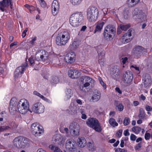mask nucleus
Instances as JSON below:
<instances>
[{"instance_id": "obj_1", "label": "nucleus", "mask_w": 152, "mask_h": 152, "mask_svg": "<svg viewBox=\"0 0 152 152\" xmlns=\"http://www.w3.org/2000/svg\"><path fill=\"white\" fill-rule=\"evenodd\" d=\"M70 39L69 33L66 31H63L59 33L56 37V43L59 46L65 45Z\"/></svg>"}, {"instance_id": "obj_2", "label": "nucleus", "mask_w": 152, "mask_h": 152, "mask_svg": "<svg viewBox=\"0 0 152 152\" xmlns=\"http://www.w3.org/2000/svg\"><path fill=\"white\" fill-rule=\"evenodd\" d=\"M83 19V16L82 14L80 13H75L70 17V23L72 26L76 27L81 24Z\"/></svg>"}, {"instance_id": "obj_3", "label": "nucleus", "mask_w": 152, "mask_h": 152, "mask_svg": "<svg viewBox=\"0 0 152 152\" xmlns=\"http://www.w3.org/2000/svg\"><path fill=\"white\" fill-rule=\"evenodd\" d=\"M99 13L98 10L96 7L89 8L86 12L87 19L90 22L95 21L97 19Z\"/></svg>"}, {"instance_id": "obj_4", "label": "nucleus", "mask_w": 152, "mask_h": 152, "mask_svg": "<svg viewBox=\"0 0 152 152\" xmlns=\"http://www.w3.org/2000/svg\"><path fill=\"white\" fill-rule=\"evenodd\" d=\"M17 108L19 112L24 114L29 110V104L28 101L24 99H21L18 102Z\"/></svg>"}, {"instance_id": "obj_5", "label": "nucleus", "mask_w": 152, "mask_h": 152, "mask_svg": "<svg viewBox=\"0 0 152 152\" xmlns=\"http://www.w3.org/2000/svg\"><path fill=\"white\" fill-rule=\"evenodd\" d=\"M28 139L22 136L18 137L15 138L13 143L14 145L18 148H24L28 143Z\"/></svg>"}, {"instance_id": "obj_6", "label": "nucleus", "mask_w": 152, "mask_h": 152, "mask_svg": "<svg viewBox=\"0 0 152 152\" xmlns=\"http://www.w3.org/2000/svg\"><path fill=\"white\" fill-rule=\"evenodd\" d=\"M86 123L89 127L92 128L96 131L100 132L102 131L100 124L96 118H90L87 121Z\"/></svg>"}, {"instance_id": "obj_7", "label": "nucleus", "mask_w": 152, "mask_h": 152, "mask_svg": "<svg viewBox=\"0 0 152 152\" xmlns=\"http://www.w3.org/2000/svg\"><path fill=\"white\" fill-rule=\"evenodd\" d=\"M79 81L83 84L80 86V89L82 91L86 92L85 89L88 88L91 83H94V81L91 78L88 76H84L80 77Z\"/></svg>"}, {"instance_id": "obj_8", "label": "nucleus", "mask_w": 152, "mask_h": 152, "mask_svg": "<svg viewBox=\"0 0 152 152\" xmlns=\"http://www.w3.org/2000/svg\"><path fill=\"white\" fill-rule=\"evenodd\" d=\"M115 32V28L113 25H108L104 28L103 33L104 37L106 39H112Z\"/></svg>"}, {"instance_id": "obj_9", "label": "nucleus", "mask_w": 152, "mask_h": 152, "mask_svg": "<svg viewBox=\"0 0 152 152\" xmlns=\"http://www.w3.org/2000/svg\"><path fill=\"white\" fill-rule=\"evenodd\" d=\"M31 131L35 136H40L44 132L42 126L38 123H34L31 124Z\"/></svg>"}, {"instance_id": "obj_10", "label": "nucleus", "mask_w": 152, "mask_h": 152, "mask_svg": "<svg viewBox=\"0 0 152 152\" xmlns=\"http://www.w3.org/2000/svg\"><path fill=\"white\" fill-rule=\"evenodd\" d=\"M48 53L45 50H41L37 52L35 56V60L38 61H45L48 58Z\"/></svg>"}, {"instance_id": "obj_11", "label": "nucleus", "mask_w": 152, "mask_h": 152, "mask_svg": "<svg viewBox=\"0 0 152 152\" xmlns=\"http://www.w3.org/2000/svg\"><path fill=\"white\" fill-rule=\"evenodd\" d=\"M133 17L135 19L140 18L142 22L146 20V15L140 10L136 8L132 12Z\"/></svg>"}, {"instance_id": "obj_12", "label": "nucleus", "mask_w": 152, "mask_h": 152, "mask_svg": "<svg viewBox=\"0 0 152 152\" xmlns=\"http://www.w3.org/2000/svg\"><path fill=\"white\" fill-rule=\"evenodd\" d=\"M32 111L37 113H41L44 112V106L40 102L34 104L32 108Z\"/></svg>"}, {"instance_id": "obj_13", "label": "nucleus", "mask_w": 152, "mask_h": 152, "mask_svg": "<svg viewBox=\"0 0 152 152\" xmlns=\"http://www.w3.org/2000/svg\"><path fill=\"white\" fill-rule=\"evenodd\" d=\"M77 146L76 142L73 139H69L66 141L65 148L69 151L75 149Z\"/></svg>"}, {"instance_id": "obj_14", "label": "nucleus", "mask_w": 152, "mask_h": 152, "mask_svg": "<svg viewBox=\"0 0 152 152\" xmlns=\"http://www.w3.org/2000/svg\"><path fill=\"white\" fill-rule=\"evenodd\" d=\"M75 57V53L74 52H71L66 55L64 60L66 63L71 64L74 61Z\"/></svg>"}, {"instance_id": "obj_15", "label": "nucleus", "mask_w": 152, "mask_h": 152, "mask_svg": "<svg viewBox=\"0 0 152 152\" xmlns=\"http://www.w3.org/2000/svg\"><path fill=\"white\" fill-rule=\"evenodd\" d=\"M147 52L146 49L144 48L141 46H138L135 48L134 54L135 56L139 58L142 55L143 53Z\"/></svg>"}, {"instance_id": "obj_16", "label": "nucleus", "mask_w": 152, "mask_h": 152, "mask_svg": "<svg viewBox=\"0 0 152 152\" xmlns=\"http://www.w3.org/2000/svg\"><path fill=\"white\" fill-rule=\"evenodd\" d=\"M17 99L16 98L13 97L12 98L10 102L9 106V110L10 113H13L16 111V105Z\"/></svg>"}, {"instance_id": "obj_17", "label": "nucleus", "mask_w": 152, "mask_h": 152, "mask_svg": "<svg viewBox=\"0 0 152 152\" xmlns=\"http://www.w3.org/2000/svg\"><path fill=\"white\" fill-rule=\"evenodd\" d=\"M81 75V73L75 69L69 70L68 72V76L73 79L77 78Z\"/></svg>"}, {"instance_id": "obj_18", "label": "nucleus", "mask_w": 152, "mask_h": 152, "mask_svg": "<svg viewBox=\"0 0 152 152\" xmlns=\"http://www.w3.org/2000/svg\"><path fill=\"white\" fill-rule=\"evenodd\" d=\"M59 8L58 2L56 0L53 1L52 5V12L54 16H56L58 13Z\"/></svg>"}, {"instance_id": "obj_19", "label": "nucleus", "mask_w": 152, "mask_h": 152, "mask_svg": "<svg viewBox=\"0 0 152 152\" xmlns=\"http://www.w3.org/2000/svg\"><path fill=\"white\" fill-rule=\"evenodd\" d=\"M144 86L146 88H149L152 84L151 77L149 75L146 74L143 77Z\"/></svg>"}, {"instance_id": "obj_20", "label": "nucleus", "mask_w": 152, "mask_h": 152, "mask_svg": "<svg viewBox=\"0 0 152 152\" xmlns=\"http://www.w3.org/2000/svg\"><path fill=\"white\" fill-rule=\"evenodd\" d=\"M69 129L70 132L74 134H75L77 131L80 129L79 124L76 123H72L70 126Z\"/></svg>"}, {"instance_id": "obj_21", "label": "nucleus", "mask_w": 152, "mask_h": 152, "mask_svg": "<svg viewBox=\"0 0 152 152\" xmlns=\"http://www.w3.org/2000/svg\"><path fill=\"white\" fill-rule=\"evenodd\" d=\"M133 32V30L131 28L128 31L127 33L124 34L122 37L123 42H124V43H126L129 42L131 41V40L130 39H127V38L130 37L132 36V32Z\"/></svg>"}, {"instance_id": "obj_22", "label": "nucleus", "mask_w": 152, "mask_h": 152, "mask_svg": "<svg viewBox=\"0 0 152 152\" xmlns=\"http://www.w3.org/2000/svg\"><path fill=\"white\" fill-rule=\"evenodd\" d=\"M25 68L23 66H20L18 67L15 70L14 74L15 77H18L21 75L25 71Z\"/></svg>"}, {"instance_id": "obj_23", "label": "nucleus", "mask_w": 152, "mask_h": 152, "mask_svg": "<svg viewBox=\"0 0 152 152\" xmlns=\"http://www.w3.org/2000/svg\"><path fill=\"white\" fill-rule=\"evenodd\" d=\"M11 0H3L0 2V9L3 12L5 10V7H7L9 6V3Z\"/></svg>"}, {"instance_id": "obj_24", "label": "nucleus", "mask_w": 152, "mask_h": 152, "mask_svg": "<svg viewBox=\"0 0 152 152\" xmlns=\"http://www.w3.org/2000/svg\"><path fill=\"white\" fill-rule=\"evenodd\" d=\"M138 117L139 119L143 120H146L148 118L147 115L145 114L144 110L142 108L139 110Z\"/></svg>"}, {"instance_id": "obj_25", "label": "nucleus", "mask_w": 152, "mask_h": 152, "mask_svg": "<svg viewBox=\"0 0 152 152\" xmlns=\"http://www.w3.org/2000/svg\"><path fill=\"white\" fill-rule=\"evenodd\" d=\"M101 97V94L99 92H95L91 97V99L93 102H96L99 100Z\"/></svg>"}, {"instance_id": "obj_26", "label": "nucleus", "mask_w": 152, "mask_h": 152, "mask_svg": "<svg viewBox=\"0 0 152 152\" xmlns=\"http://www.w3.org/2000/svg\"><path fill=\"white\" fill-rule=\"evenodd\" d=\"M104 22H98L96 23V26L95 30H94V33L96 32L100 31L102 28L103 27L104 24Z\"/></svg>"}, {"instance_id": "obj_27", "label": "nucleus", "mask_w": 152, "mask_h": 152, "mask_svg": "<svg viewBox=\"0 0 152 152\" xmlns=\"http://www.w3.org/2000/svg\"><path fill=\"white\" fill-rule=\"evenodd\" d=\"M140 0H128L127 4L129 7H132L137 4Z\"/></svg>"}, {"instance_id": "obj_28", "label": "nucleus", "mask_w": 152, "mask_h": 152, "mask_svg": "<svg viewBox=\"0 0 152 152\" xmlns=\"http://www.w3.org/2000/svg\"><path fill=\"white\" fill-rule=\"evenodd\" d=\"M78 139V143L80 146L81 148L84 147L86 143L85 138L83 137H80Z\"/></svg>"}, {"instance_id": "obj_29", "label": "nucleus", "mask_w": 152, "mask_h": 152, "mask_svg": "<svg viewBox=\"0 0 152 152\" xmlns=\"http://www.w3.org/2000/svg\"><path fill=\"white\" fill-rule=\"evenodd\" d=\"M49 148L54 152H62L60 148L53 145H50L49 146Z\"/></svg>"}, {"instance_id": "obj_30", "label": "nucleus", "mask_w": 152, "mask_h": 152, "mask_svg": "<svg viewBox=\"0 0 152 152\" xmlns=\"http://www.w3.org/2000/svg\"><path fill=\"white\" fill-rule=\"evenodd\" d=\"M53 139L54 140L55 142H57V143H58L60 142H62L63 139L62 136L59 134H57L54 136L53 137Z\"/></svg>"}, {"instance_id": "obj_31", "label": "nucleus", "mask_w": 152, "mask_h": 152, "mask_svg": "<svg viewBox=\"0 0 152 152\" xmlns=\"http://www.w3.org/2000/svg\"><path fill=\"white\" fill-rule=\"evenodd\" d=\"M132 131L136 134H138L141 130V128L139 126H134L132 129Z\"/></svg>"}, {"instance_id": "obj_32", "label": "nucleus", "mask_w": 152, "mask_h": 152, "mask_svg": "<svg viewBox=\"0 0 152 152\" xmlns=\"http://www.w3.org/2000/svg\"><path fill=\"white\" fill-rule=\"evenodd\" d=\"M109 124L113 127L118 126V124L115 120L113 118H110L109 121Z\"/></svg>"}, {"instance_id": "obj_33", "label": "nucleus", "mask_w": 152, "mask_h": 152, "mask_svg": "<svg viewBox=\"0 0 152 152\" xmlns=\"http://www.w3.org/2000/svg\"><path fill=\"white\" fill-rule=\"evenodd\" d=\"M87 145L88 147V149L89 151H93L95 150L93 142L91 143V142H88Z\"/></svg>"}, {"instance_id": "obj_34", "label": "nucleus", "mask_w": 152, "mask_h": 152, "mask_svg": "<svg viewBox=\"0 0 152 152\" xmlns=\"http://www.w3.org/2000/svg\"><path fill=\"white\" fill-rule=\"evenodd\" d=\"M99 54V64H101L103 62L104 56V54L103 53H101V54Z\"/></svg>"}, {"instance_id": "obj_35", "label": "nucleus", "mask_w": 152, "mask_h": 152, "mask_svg": "<svg viewBox=\"0 0 152 152\" xmlns=\"http://www.w3.org/2000/svg\"><path fill=\"white\" fill-rule=\"evenodd\" d=\"M79 45V42L77 41H74L71 45V48L73 50L76 49Z\"/></svg>"}, {"instance_id": "obj_36", "label": "nucleus", "mask_w": 152, "mask_h": 152, "mask_svg": "<svg viewBox=\"0 0 152 152\" xmlns=\"http://www.w3.org/2000/svg\"><path fill=\"white\" fill-rule=\"evenodd\" d=\"M126 77V80H127V83H129L132 81L133 78L132 75L131 74L129 75L127 74Z\"/></svg>"}, {"instance_id": "obj_37", "label": "nucleus", "mask_w": 152, "mask_h": 152, "mask_svg": "<svg viewBox=\"0 0 152 152\" xmlns=\"http://www.w3.org/2000/svg\"><path fill=\"white\" fill-rule=\"evenodd\" d=\"M130 26L129 24H127L126 25H124L121 24L120 25V28L123 31H126L128 29Z\"/></svg>"}, {"instance_id": "obj_38", "label": "nucleus", "mask_w": 152, "mask_h": 152, "mask_svg": "<svg viewBox=\"0 0 152 152\" xmlns=\"http://www.w3.org/2000/svg\"><path fill=\"white\" fill-rule=\"evenodd\" d=\"M10 128L7 126H1L0 127V132H4L5 131L9 130Z\"/></svg>"}, {"instance_id": "obj_39", "label": "nucleus", "mask_w": 152, "mask_h": 152, "mask_svg": "<svg viewBox=\"0 0 152 152\" xmlns=\"http://www.w3.org/2000/svg\"><path fill=\"white\" fill-rule=\"evenodd\" d=\"M130 123V119L128 117H126L125 118L123 124L124 126H127Z\"/></svg>"}, {"instance_id": "obj_40", "label": "nucleus", "mask_w": 152, "mask_h": 152, "mask_svg": "<svg viewBox=\"0 0 152 152\" xmlns=\"http://www.w3.org/2000/svg\"><path fill=\"white\" fill-rule=\"evenodd\" d=\"M123 15L124 18L125 19H127L129 15V12L127 9L125 10L123 12Z\"/></svg>"}, {"instance_id": "obj_41", "label": "nucleus", "mask_w": 152, "mask_h": 152, "mask_svg": "<svg viewBox=\"0 0 152 152\" xmlns=\"http://www.w3.org/2000/svg\"><path fill=\"white\" fill-rule=\"evenodd\" d=\"M82 0H71V1L72 4L74 5H77L79 4Z\"/></svg>"}, {"instance_id": "obj_42", "label": "nucleus", "mask_w": 152, "mask_h": 152, "mask_svg": "<svg viewBox=\"0 0 152 152\" xmlns=\"http://www.w3.org/2000/svg\"><path fill=\"white\" fill-rule=\"evenodd\" d=\"M40 4L42 7H45L46 6V4L44 0H39Z\"/></svg>"}, {"instance_id": "obj_43", "label": "nucleus", "mask_w": 152, "mask_h": 152, "mask_svg": "<svg viewBox=\"0 0 152 152\" xmlns=\"http://www.w3.org/2000/svg\"><path fill=\"white\" fill-rule=\"evenodd\" d=\"M24 6L30 11L34 10L35 9L34 7L32 6H30L28 4H26L24 5Z\"/></svg>"}, {"instance_id": "obj_44", "label": "nucleus", "mask_w": 152, "mask_h": 152, "mask_svg": "<svg viewBox=\"0 0 152 152\" xmlns=\"http://www.w3.org/2000/svg\"><path fill=\"white\" fill-rule=\"evenodd\" d=\"M52 80H53V82L54 83H56L59 82V79L58 77L54 76L52 78Z\"/></svg>"}, {"instance_id": "obj_45", "label": "nucleus", "mask_w": 152, "mask_h": 152, "mask_svg": "<svg viewBox=\"0 0 152 152\" xmlns=\"http://www.w3.org/2000/svg\"><path fill=\"white\" fill-rule=\"evenodd\" d=\"M150 134L146 132L145 134V138L146 140H148L150 138Z\"/></svg>"}, {"instance_id": "obj_46", "label": "nucleus", "mask_w": 152, "mask_h": 152, "mask_svg": "<svg viewBox=\"0 0 152 152\" xmlns=\"http://www.w3.org/2000/svg\"><path fill=\"white\" fill-rule=\"evenodd\" d=\"M142 146V143L141 142H140L138 143L135 146V150H137L140 149V148Z\"/></svg>"}, {"instance_id": "obj_47", "label": "nucleus", "mask_w": 152, "mask_h": 152, "mask_svg": "<svg viewBox=\"0 0 152 152\" xmlns=\"http://www.w3.org/2000/svg\"><path fill=\"white\" fill-rule=\"evenodd\" d=\"M99 80L100 82V84L101 85L103 86L104 88L105 89L106 88V86L104 82L101 79V78H99Z\"/></svg>"}, {"instance_id": "obj_48", "label": "nucleus", "mask_w": 152, "mask_h": 152, "mask_svg": "<svg viewBox=\"0 0 152 152\" xmlns=\"http://www.w3.org/2000/svg\"><path fill=\"white\" fill-rule=\"evenodd\" d=\"M115 152H126L125 150L122 148H115Z\"/></svg>"}, {"instance_id": "obj_49", "label": "nucleus", "mask_w": 152, "mask_h": 152, "mask_svg": "<svg viewBox=\"0 0 152 152\" xmlns=\"http://www.w3.org/2000/svg\"><path fill=\"white\" fill-rule=\"evenodd\" d=\"M123 131L122 130H119L116 133V136L118 137H120L122 134Z\"/></svg>"}, {"instance_id": "obj_50", "label": "nucleus", "mask_w": 152, "mask_h": 152, "mask_svg": "<svg viewBox=\"0 0 152 152\" xmlns=\"http://www.w3.org/2000/svg\"><path fill=\"white\" fill-rule=\"evenodd\" d=\"M29 61L30 63V64L31 65H33L34 64V61L33 58L32 57H30L29 58Z\"/></svg>"}, {"instance_id": "obj_51", "label": "nucleus", "mask_w": 152, "mask_h": 152, "mask_svg": "<svg viewBox=\"0 0 152 152\" xmlns=\"http://www.w3.org/2000/svg\"><path fill=\"white\" fill-rule=\"evenodd\" d=\"M130 138V140H131L135 141L137 138V137L134 134H131Z\"/></svg>"}, {"instance_id": "obj_52", "label": "nucleus", "mask_w": 152, "mask_h": 152, "mask_svg": "<svg viewBox=\"0 0 152 152\" xmlns=\"http://www.w3.org/2000/svg\"><path fill=\"white\" fill-rule=\"evenodd\" d=\"M28 28H26L23 31V32L22 34V36L23 38L26 35V33L28 31Z\"/></svg>"}, {"instance_id": "obj_53", "label": "nucleus", "mask_w": 152, "mask_h": 152, "mask_svg": "<svg viewBox=\"0 0 152 152\" xmlns=\"http://www.w3.org/2000/svg\"><path fill=\"white\" fill-rule=\"evenodd\" d=\"M145 109L148 111H151L152 110V107L148 105L145 106Z\"/></svg>"}, {"instance_id": "obj_54", "label": "nucleus", "mask_w": 152, "mask_h": 152, "mask_svg": "<svg viewBox=\"0 0 152 152\" xmlns=\"http://www.w3.org/2000/svg\"><path fill=\"white\" fill-rule=\"evenodd\" d=\"M118 110L119 111H122L124 109V106L121 104H119L118 106Z\"/></svg>"}, {"instance_id": "obj_55", "label": "nucleus", "mask_w": 152, "mask_h": 152, "mask_svg": "<svg viewBox=\"0 0 152 152\" xmlns=\"http://www.w3.org/2000/svg\"><path fill=\"white\" fill-rule=\"evenodd\" d=\"M124 134L126 136H129L130 135V133L129 132V130L127 129L125 130L124 132Z\"/></svg>"}, {"instance_id": "obj_56", "label": "nucleus", "mask_w": 152, "mask_h": 152, "mask_svg": "<svg viewBox=\"0 0 152 152\" xmlns=\"http://www.w3.org/2000/svg\"><path fill=\"white\" fill-rule=\"evenodd\" d=\"M131 68H133L136 70L139 71V68L138 67H137L136 66V65H132L131 66Z\"/></svg>"}, {"instance_id": "obj_57", "label": "nucleus", "mask_w": 152, "mask_h": 152, "mask_svg": "<svg viewBox=\"0 0 152 152\" xmlns=\"http://www.w3.org/2000/svg\"><path fill=\"white\" fill-rule=\"evenodd\" d=\"M122 63L123 64H124L128 60V58L126 57H125L124 58H122Z\"/></svg>"}, {"instance_id": "obj_58", "label": "nucleus", "mask_w": 152, "mask_h": 152, "mask_svg": "<svg viewBox=\"0 0 152 152\" xmlns=\"http://www.w3.org/2000/svg\"><path fill=\"white\" fill-rule=\"evenodd\" d=\"M81 114H82V115L81 116V118L84 119H85L87 118V116L86 115H85V114L83 113V112H81Z\"/></svg>"}, {"instance_id": "obj_59", "label": "nucleus", "mask_w": 152, "mask_h": 152, "mask_svg": "<svg viewBox=\"0 0 152 152\" xmlns=\"http://www.w3.org/2000/svg\"><path fill=\"white\" fill-rule=\"evenodd\" d=\"M38 96L39 97L41 98L42 99L44 100H46L47 99L43 96L40 93L39 94Z\"/></svg>"}, {"instance_id": "obj_60", "label": "nucleus", "mask_w": 152, "mask_h": 152, "mask_svg": "<svg viewBox=\"0 0 152 152\" xmlns=\"http://www.w3.org/2000/svg\"><path fill=\"white\" fill-rule=\"evenodd\" d=\"M37 39V37H35L33 38L32 39V40L30 41V42L31 44H33L34 42L36 41Z\"/></svg>"}, {"instance_id": "obj_61", "label": "nucleus", "mask_w": 152, "mask_h": 152, "mask_svg": "<svg viewBox=\"0 0 152 152\" xmlns=\"http://www.w3.org/2000/svg\"><path fill=\"white\" fill-rule=\"evenodd\" d=\"M37 152H47L46 151L43 150V149L42 148H39L38 149Z\"/></svg>"}, {"instance_id": "obj_62", "label": "nucleus", "mask_w": 152, "mask_h": 152, "mask_svg": "<svg viewBox=\"0 0 152 152\" xmlns=\"http://www.w3.org/2000/svg\"><path fill=\"white\" fill-rule=\"evenodd\" d=\"M115 91L118 92L119 94H121L122 93V92L121 91L120 89L118 87H116L115 89Z\"/></svg>"}, {"instance_id": "obj_63", "label": "nucleus", "mask_w": 152, "mask_h": 152, "mask_svg": "<svg viewBox=\"0 0 152 152\" xmlns=\"http://www.w3.org/2000/svg\"><path fill=\"white\" fill-rule=\"evenodd\" d=\"M116 140L115 139L113 138L109 140L108 142L111 143H113Z\"/></svg>"}, {"instance_id": "obj_64", "label": "nucleus", "mask_w": 152, "mask_h": 152, "mask_svg": "<svg viewBox=\"0 0 152 152\" xmlns=\"http://www.w3.org/2000/svg\"><path fill=\"white\" fill-rule=\"evenodd\" d=\"M119 143V140H117L115 143H114L113 144V146L114 147H117Z\"/></svg>"}]
</instances>
